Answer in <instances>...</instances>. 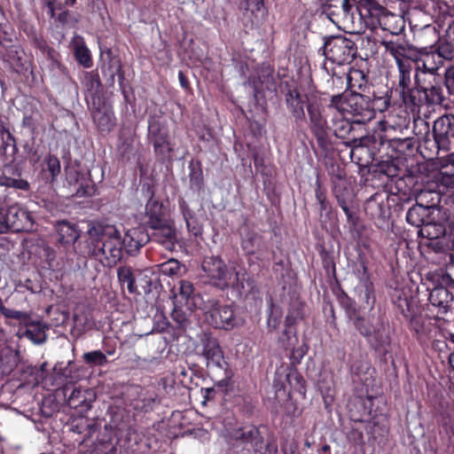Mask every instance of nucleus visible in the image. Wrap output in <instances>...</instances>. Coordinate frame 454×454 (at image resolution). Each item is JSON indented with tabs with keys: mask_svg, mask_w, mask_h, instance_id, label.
<instances>
[{
	"mask_svg": "<svg viewBox=\"0 0 454 454\" xmlns=\"http://www.w3.org/2000/svg\"><path fill=\"white\" fill-rule=\"evenodd\" d=\"M85 254L112 267L123 256L121 235L117 227L106 223H92L87 231Z\"/></svg>",
	"mask_w": 454,
	"mask_h": 454,
	"instance_id": "nucleus-1",
	"label": "nucleus"
},
{
	"mask_svg": "<svg viewBox=\"0 0 454 454\" xmlns=\"http://www.w3.org/2000/svg\"><path fill=\"white\" fill-rule=\"evenodd\" d=\"M202 270L213 281L214 285L221 289L228 287L244 288L241 278L244 274L236 266L228 269L220 256L206 257L202 262Z\"/></svg>",
	"mask_w": 454,
	"mask_h": 454,
	"instance_id": "nucleus-2",
	"label": "nucleus"
},
{
	"mask_svg": "<svg viewBox=\"0 0 454 454\" xmlns=\"http://www.w3.org/2000/svg\"><path fill=\"white\" fill-rule=\"evenodd\" d=\"M354 5L353 0H321L320 9L339 28L355 31L358 19Z\"/></svg>",
	"mask_w": 454,
	"mask_h": 454,
	"instance_id": "nucleus-3",
	"label": "nucleus"
},
{
	"mask_svg": "<svg viewBox=\"0 0 454 454\" xmlns=\"http://www.w3.org/2000/svg\"><path fill=\"white\" fill-rule=\"evenodd\" d=\"M417 90L413 93L411 107L428 105H442L445 100L442 88L435 74H415Z\"/></svg>",
	"mask_w": 454,
	"mask_h": 454,
	"instance_id": "nucleus-4",
	"label": "nucleus"
},
{
	"mask_svg": "<svg viewBox=\"0 0 454 454\" xmlns=\"http://www.w3.org/2000/svg\"><path fill=\"white\" fill-rule=\"evenodd\" d=\"M356 43L341 35L328 38L323 47L325 58L338 65L350 63L356 58Z\"/></svg>",
	"mask_w": 454,
	"mask_h": 454,
	"instance_id": "nucleus-5",
	"label": "nucleus"
},
{
	"mask_svg": "<svg viewBox=\"0 0 454 454\" xmlns=\"http://www.w3.org/2000/svg\"><path fill=\"white\" fill-rule=\"evenodd\" d=\"M356 13L358 29L364 24L369 27H375L380 24L381 17L387 12V9L376 0H353Z\"/></svg>",
	"mask_w": 454,
	"mask_h": 454,
	"instance_id": "nucleus-6",
	"label": "nucleus"
},
{
	"mask_svg": "<svg viewBox=\"0 0 454 454\" xmlns=\"http://www.w3.org/2000/svg\"><path fill=\"white\" fill-rule=\"evenodd\" d=\"M433 135L440 151L450 152L454 149V116L445 114L434 123Z\"/></svg>",
	"mask_w": 454,
	"mask_h": 454,
	"instance_id": "nucleus-7",
	"label": "nucleus"
},
{
	"mask_svg": "<svg viewBox=\"0 0 454 454\" xmlns=\"http://www.w3.org/2000/svg\"><path fill=\"white\" fill-rule=\"evenodd\" d=\"M431 308L429 310L438 319L447 320L446 317L453 315V295L444 286H436L431 290L428 297Z\"/></svg>",
	"mask_w": 454,
	"mask_h": 454,
	"instance_id": "nucleus-8",
	"label": "nucleus"
},
{
	"mask_svg": "<svg viewBox=\"0 0 454 454\" xmlns=\"http://www.w3.org/2000/svg\"><path fill=\"white\" fill-rule=\"evenodd\" d=\"M375 325L372 324L369 318L357 316L354 318L355 328L363 335L375 348L382 346L387 338L384 334V326L381 319Z\"/></svg>",
	"mask_w": 454,
	"mask_h": 454,
	"instance_id": "nucleus-9",
	"label": "nucleus"
},
{
	"mask_svg": "<svg viewBox=\"0 0 454 454\" xmlns=\"http://www.w3.org/2000/svg\"><path fill=\"white\" fill-rule=\"evenodd\" d=\"M434 207L435 201L434 198H432V204L424 205L417 202L406 214V220L410 224L416 227L425 225V227L420 230V232L423 236L427 237L430 239L437 238V235L433 236L430 232L429 229L433 226L428 222L430 210Z\"/></svg>",
	"mask_w": 454,
	"mask_h": 454,
	"instance_id": "nucleus-10",
	"label": "nucleus"
},
{
	"mask_svg": "<svg viewBox=\"0 0 454 454\" xmlns=\"http://www.w3.org/2000/svg\"><path fill=\"white\" fill-rule=\"evenodd\" d=\"M207 322L215 328H232L239 324L234 316L233 309L229 305H221L214 302L211 308L206 311Z\"/></svg>",
	"mask_w": 454,
	"mask_h": 454,
	"instance_id": "nucleus-11",
	"label": "nucleus"
},
{
	"mask_svg": "<svg viewBox=\"0 0 454 454\" xmlns=\"http://www.w3.org/2000/svg\"><path fill=\"white\" fill-rule=\"evenodd\" d=\"M233 440L241 444L250 445L254 454H265L270 443H265L263 436L255 427H247L235 430L231 434Z\"/></svg>",
	"mask_w": 454,
	"mask_h": 454,
	"instance_id": "nucleus-12",
	"label": "nucleus"
},
{
	"mask_svg": "<svg viewBox=\"0 0 454 454\" xmlns=\"http://www.w3.org/2000/svg\"><path fill=\"white\" fill-rule=\"evenodd\" d=\"M148 138L157 154L165 156L172 151L168 141V132L164 124L157 120L149 121Z\"/></svg>",
	"mask_w": 454,
	"mask_h": 454,
	"instance_id": "nucleus-13",
	"label": "nucleus"
},
{
	"mask_svg": "<svg viewBox=\"0 0 454 454\" xmlns=\"http://www.w3.org/2000/svg\"><path fill=\"white\" fill-rule=\"evenodd\" d=\"M241 247L246 254L255 255L259 260H264L268 254L269 246L263 236L254 230H247L241 240Z\"/></svg>",
	"mask_w": 454,
	"mask_h": 454,
	"instance_id": "nucleus-14",
	"label": "nucleus"
},
{
	"mask_svg": "<svg viewBox=\"0 0 454 454\" xmlns=\"http://www.w3.org/2000/svg\"><path fill=\"white\" fill-rule=\"evenodd\" d=\"M398 91L403 102L409 107H411L413 101V92L417 90V84L411 82V67L410 63H399L398 67Z\"/></svg>",
	"mask_w": 454,
	"mask_h": 454,
	"instance_id": "nucleus-15",
	"label": "nucleus"
},
{
	"mask_svg": "<svg viewBox=\"0 0 454 454\" xmlns=\"http://www.w3.org/2000/svg\"><path fill=\"white\" fill-rule=\"evenodd\" d=\"M200 353L206 358L207 364L221 366L223 358V351L217 340L209 333H203L200 337V344L197 346Z\"/></svg>",
	"mask_w": 454,
	"mask_h": 454,
	"instance_id": "nucleus-16",
	"label": "nucleus"
},
{
	"mask_svg": "<svg viewBox=\"0 0 454 454\" xmlns=\"http://www.w3.org/2000/svg\"><path fill=\"white\" fill-rule=\"evenodd\" d=\"M8 230L13 231H31L34 230V219L31 214L21 207L12 206L7 209Z\"/></svg>",
	"mask_w": 454,
	"mask_h": 454,
	"instance_id": "nucleus-17",
	"label": "nucleus"
},
{
	"mask_svg": "<svg viewBox=\"0 0 454 454\" xmlns=\"http://www.w3.org/2000/svg\"><path fill=\"white\" fill-rule=\"evenodd\" d=\"M307 108L311 131L316 137L318 145L325 149L329 145L326 121L323 118L317 106L309 105Z\"/></svg>",
	"mask_w": 454,
	"mask_h": 454,
	"instance_id": "nucleus-18",
	"label": "nucleus"
},
{
	"mask_svg": "<svg viewBox=\"0 0 454 454\" xmlns=\"http://www.w3.org/2000/svg\"><path fill=\"white\" fill-rule=\"evenodd\" d=\"M150 241L149 233L142 227L128 230L121 237L123 250L129 255H136L142 247Z\"/></svg>",
	"mask_w": 454,
	"mask_h": 454,
	"instance_id": "nucleus-19",
	"label": "nucleus"
},
{
	"mask_svg": "<svg viewBox=\"0 0 454 454\" xmlns=\"http://www.w3.org/2000/svg\"><path fill=\"white\" fill-rule=\"evenodd\" d=\"M150 240L162 245L166 249L172 250L176 241V232L172 223L168 220L149 228Z\"/></svg>",
	"mask_w": 454,
	"mask_h": 454,
	"instance_id": "nucleus-20",
	"label": "nucleus"
},
{
	"mask_svg": "<svg viewBox=\"0 0 454 454\" xmlns=\"http://www.w3.org/2000/svg\"><path fill=\"white\" fill-rule=\"evenodd\" d=\"M349 103L351 104L349 114L360 117L357 120L358 122L369 121L374 116V107L369 97L354 92Z\"/></svg>",
	"mask_w": 454,
	"mask_h": 454,
	"instance_id": "nucleus-21",
	"label": "nucleus"
},
{
	"mask_svg": "<svg viewBox=\"0 0 454 454\" xmlns=\"http://www.w3.org/2000/svg\"><path fill=\"white\" fill-rule=\"evenodd\" d=\"M61 391L69 407L74 409L81 408L82 410H89L90 408V402L86 397L88 391H82L80 387L71 384H66Z\"/></svg>",
	"mask_w": 454,
	"mask_h": 454,
	"instance_id": "nucleus-22",
	"label": "nucleus"
},
{
	"mask_svg": "<svg viewBox=\"0 0 454 454\" xmlns=\"http://www.w3.org/2000/svg\"><path fill=\"white\" fill-rule=\"evenodd\" d=\"M66 176L69 184L75 186V195L78 197L92 196L94 194V186L90 181L80 178L79 173L74 168H67Z\"/></svg>",
	"mask_w": 454,
	"mask_h": 454,
	"instance_id": "nucleus-23",
	"label": "nucleus"
},
{
	"mask_svg": "<svg viewBox=\"0 0 454 454\" xmlns=\"http://www.w3.org/2000/svg\"><path fill=\"white\" fill-rule=\"evenodd\" d=\"M436 51L443 59H454V20L449 23L444 35L440 39Z\"/></svg>",
	"mask_w": 454,
	"mask_h": 454,
	"instance_id": "nucleus-24",
	"label": "nucleus"
},
{
	"mask_svg": "<svg viewBox=\"0 0 454 454\" xmlns=\"http://www.w3.org/2000/svg\"><path fill=\"white\" fill-rule=\"evenodd\" d=\"M145 225L148 228L168 220L164 215L162 204L153 197L148 200L145 205Z\"/></svg>",
	"mask_w": 454,
	"mask_h": 454,
	"instance_id": "nucleus-25",
	"label": "nucleus"
},
{
	"mask_svg": "<svg viewBox=\"0 0 454 454\" xmlns=\"http://www.w3.org/2000/svg\"><path fill=\"white\" fill-rule=\"evenodd\" d=\"M92 118L98 129L102 132H110L115 126V119L112 109L103 106L95 109Z\"/></svg>",
	"mask_w": 454,
	"mask_h": 454,
	"instance_id": "nucleus-26",
	"label": "nucleus"
},
{
	"mask_svg": "<svg viewBox=\"0 0 454 454\" xmlns=\"http://www.w3.org/2000/svg\"><path fill=\"white\" fill-rule=\"evenodd\" d=\"M56 231L59 242L63 245H73L80 237L74 225L67 221L59 222L56 224Z\"/></svg>",
	"mask_w": 454,
	"mask_h": 454,
	"instance_id": "nucleus-27",
	"label": "nucleus"
},
{
	"mask_svg": "<svg viewBox=\"0 0 454 454\" xmlns=\"http://www.w3.org/2000/svg\"><path fill=\"white\" fill-rule=\"evenodd\" d=\"M355 292L357 294L359 301L362 302L364 309H372L375 302V296L373 294L372 283L368 279H363L355 287Z\"/></svg>",
	"mask_w": 454,
	"mask_h": 454,
	"instance_id": "nucleus-28",
	"label": "nucleus"
},
{
	"mask_svg": "<svg viewBox=\"0 0 454 454\" xmlns=\"http://www.w3.org/2000/svg\"><path fill=\"white\" fill-rule=\"evenodd\" d=\"M301 317V315L298 311L295 314L292 311H289L286 317L287 327L285 329L281 337L279 338L280 342L283 344L286 349L293 348L298 342L296 333L290 327V325L294 324L295 320Z\"/></svg>",
	"mask_w": 454,
	"mask_h": 454,
	"instance_id": "nucleus-29",
	"label": "nucleus"
},
{
	"mask_svg": "<svg viewBox=\"0 0 454 454\" xmlns=\"http://www.w3.org/2000/svg\"><path fill=\"white\" fill-rule=\"evenodd\" d=\"M286 102L296 120L305 118L304 100L297 90H290L286 94Z\"/></svg>",
	"mask_w": 454,
	"mask_h": 454,
	"instance_id": "nucleus-30",
	"label": "nucleus"
},
{
	"mask_svg": "<svg viewBox=\"0 0 454 454\" xmlns=\"http://www.w3.org/2000/svg\"><path fill=\"white\" fill-rule=\"evenodd\" d=\"M27 326L25 335L35 344H42L46 340V326L40 322H29L26 324Z\"/></svg>",
	"mask_w": 454,
	"mask_h": 454,
	"instance_id": "nucleus-31",
	"label": "nucleus"
},
{
	"mask_svg": "<svg viewBox=\"0 0 454 454\" xmlns=\"http://www.w3.org/2000/svg\"><path fill=\"white\" fill-rule=\"evenodd\" d=\"M351 96H354V92L345 91L341 94L334 95L331 98L329 108H334L341 114H349L351 104Z\"/></svg>",
	"mask_w": 454,
	"mask_h": 454,
	"instance_id": "nucleus-32",
	"label": "nucleus"
},
{
	"mask_svg": "<svg viewBox=\"0 0 454 454\" xmlns=\"http://www.w3.org/2000/svg\"><path fill=\"white\" fill-rule=\"evenodd\" d=\"M117 278L121 284H127L128 291L130 294H141L136 284L135 276L129 266H121L117 270Z\"/></svg>",
	"mask_w": 454,
	"mask_h": 454,
	"instance_id": "nucleus-33",
	"label": "nucleus"
},
{
	"mask_svg": "<svg viewBox=\"0 0 454 454\" xmlns=\"http://www.w3.org/2000/svg\"><path fill=\"white\" fill-rule=\"evenodd\" d=\"M397 307L406 319L419 311L417 300L412 297H399Z\"/></svg>",
	"mask_w": 454,
	"mask_h": 454,
	"instance_id": "nucleus-34",
	"label": "nucleus"
},
{
	"mask_svg": "<svg viewBox=\"0 0 454 454\" xmlns=\"http://www.w3.org/2000/svg\"><path fill=\"white\" fill-rule=\"evenodd\" d=\"M244 9L250 12L256 21L263 20L267 15L262 0H246Z\"/></svg>",
	"mask_w": 454,
	"mask_h": 454,
	"instance_id": "nucleus-35",
	"label": "nucleus"
},
{
	"mask_svg": "<svg viewBox=\"0 0 454 454\" xmlns=\"http://www.w3.org/2000/svg\"><path fill=\"white\" fill-rule=\"evenodd\" d=\"M333 135L340 139H346L353 130V124L347 119L335 120L333 123Z\"/></svg>",
	"mask_w": 454,
	"mask_h": 454,
	"instance_id": "nucleus-36",
	"label": "nucleus"
},
{
	"mask_svg": "<svg viewBox=\"0 0 454 454\" xmlns=\"http://www.w3.org/2000/svg\"><path fill=\"white\" fill-rule=\"evenodd\" d=\"M82 359L90 366H104L108 363L106 354L100 350L86 352L82 355Z\"/></svg>",
	"mask_w": 454,
	"mask_h": 454,
	"instance_id": "nucleus-37",
	"label": "nucleus"
},
{
	"mask_svg": "<svg viewBox=\"0 0 454 454\" xmlns=\"http://www.w3.org/2000/svg\"><path fill=\"white\" fill-rule=\"evenodd\" d=\"M384 45L387 51L395 59L397 67H399V63H408L407 61H403L402 59V57L404 56L406 51V48L403 45L392 41L386 42Z\"/></svg>",
	"mask_w": 454,
	"mask_h": 454,
	"instance_id": "nucleus-38",
	"label": "nucleus"
},
{
	"mask_svg": "<svg viewBox=\"0 0 454 454\" xmlns=\"http://www.w3.org/2000/svg\"><path fill=\"white\" fill-rule=\"evenodd\" d=\"M433 57L426 55L424 59L416 61V74H435L437 75L438 67L436 65L427 66V62Z\"/></svg>",
	"mask_w": 454,
	"mask_h": 454,
	"instance_id": "nucleus-39",
	"label": "nucleus"
},
{
	"mask_svg": "<svg viewBox=\"0 0 454 454\" xmlns=\"http://www.w3.org/2000/svg\"><path fill=\"white\" fill-rule=\"evenodd\" d=\"M118 155L124 160L128 161L135 156L136 150L132 145V142L129 139H124L118 145Z\"/></svg>",
	"mask_w": 454,
	"mask_h": 454,
	"instance_id": "nucleus-40",
	"label": "nucleus"
},
{
	"mask_svg": "<svg viewBox=\"0 0 454 454\" xmlns=\"http://www.w3.org/2000/svg\"><path fill=\"white\" fill-rule=\"evenodd\" d=\"M315 196L320 206V212L328 213L330 212V204L326 200L325 189L322 187L319 180L317 179L316 182V189H315Z\"/></svg>",
	"mask_w": 454,
	"mask_h": 454,
	"instance_id": "nucleus-41",
	"label": "nucleus"
},
{
	"mask_svg": "<svg viewBox=\"0 0 454 454\" xmlns=\"http://www.w3.org/2000/svg\"><path fill=\"white\" fill-rule=\"evenodd\" d=\"M364 79L365 75L362 71L353 69L348 75V84L350 88L357 87L358 89H361L364 85Z\"/></svg>",
	"mask_w": 454,
	"mask_h": 454,
	"instance_id": "nucleus-42",
	"label": "nucleus"
},
{
	"mask_svg": "<svg viewBox=\"0 0 454 454\" xmlns=\"http://www.w3.org/2000/svg\"><path fill=\"white\" fill-rule=\"evenodd\" d=\"M160 271L168 276L176 275L180 270V263L177 260L169 259L160 264Z\"/></svg>",
	"mask_w": 454,
	"mask_h": 454,
	"instance_id": "nucleus-43",
	"label": "nucleus"
},
{
	"mask_svg": "<svg viewBox=\"0 0 454 454\" xmlns=\"http://www.w3.org/2000/svg\"><path fill=\"white\" fill-rule=\"evenodd\" d=\"M407 320H409L411 328L416 333L420 334L425 332V321L419 311L414 314L413 317H408Z\"/></svg>",
	"mask_w": 454,
	"mask_h": 454,
	"instance_id": "nucleus-44",
	"label": "nucleus"
},
{
	"mask_svg": "<svg viewBox=\"0 0 454 454\" xmlns=\"http://www.w3.org/2000/svg\"><path fill=\"white\" fill-rule=\"evenodd\" d=\"M185 223L187 230L194 237H201L203 233V226L194 216L188 217V219L185 220Z\"/></svg>",
	"mask_w": 454,
	"mask_h": 454,
	"instance_id": "nucleus-45",
	"label": "nucleus"
},
{
	"mask_svg": "<svg viewBox=\"0 0 454 454\" xmlns=\"http://www.w3.org/2000/svg\"><path fill=\"white\" fill-rule=\"evenodd\" d=\"M75 57L85 67H90L92 64L90 51L86 47H77L75 50Z\"/></svg>",
	"mask_w": 454,
	"mask_h": 454,
	"instance_id": "nucleus-46",
	"label": "nucleus"
},
{
	"mask_svg": "<svg viewBox=\"0 0 454 454\" xmlns=\"http://www.w3.org/2000/svg\"><path fill=\"white\" fill-rule=\"evenodd\" d=\"M280 322V313L274 307L272 300H270V311L267 321L268 328L270 331L276 330Z\"/></svg>",
	"mask_w": 454,
	"mask_h": 454,
	"instance_id": "nucleus-47",
	"label": "nucleus"
},
{
	"mask_svg": "<svg viewBox=\"0 0 454 454\" xmlns=\"http://www.w3.org/2000/svg\"><path fill=\"white\" fill-rule=\"evenodd\" d=\"M47 169L54 179L60 173V162L54 155H49L46 158Z\"/></svg>",
	"mask_w": 454,
	"mask_h": 454,
	"instance_id": "nucleus-48",
	"label": "nucleus"
},
{
	"mask_svg": "<svg viewBox=\"0 0 454 454\" xmlns=\"http://www.w3.org/2000/svg\"><path fill=\"white\" fill-rule=\"evenodd\" d=\"M432 198H434L436 206L440 201V195L432 191H421L417 197V202L422 204L425 202L427 205L432 204Z\"/></svg>",
	"mask_w": 454,
	"mask_h": 454,
	"instance_id": "nucleus-49",
	"label": "nucleus"
},
{
	"mask_svg": "<svg viewBox=\"0 0 454 454\" xmlns=\"http://www.w3.org/2000/svg\"><path fill=\"white\" fill-rule=\"evenodd\" d=\"M4 316L6 318L16 319L25 324H27V321H30L29 315L25 311L7 309L4 313Z\"/></svg>",
	"mask_w": 454,
	"mask_h": 454,
	"instance_id": "nucleus-50",
	"label": "nucleus"
},
{
	"mask_svg": "<svg viewBox=\"0 0 454 454\" xmlns=\"http://www.w3.org/2000/svg\"><path fill=\"white\" fill-rule=\"evenodd\" d=\"M444 85L450 95H454V66L449 67L444 74Z\"/></svg>",
	"mask_w": 454,
	"mask_h": 454,
	"instance_id": "nucleus-51",
	"label": "nucleus"
},
{
	"mask_svg": "<svg viewBox=\"0 0 454 454\" xmlns=\"http://www.w3.org/2000/svg\"><path fill=\"white\" fill-rule=\"evenodd\" d=\"M8 140L13 141L12 134L4 128V126L0 125V153H5L6 146L8 145Z\"/></svg>",
	"mask_w": 454,
	"mask_h": 454,
	"instance_id": "nucleus-52",
	"label": "nucleus"
},
{
	"mask_svg": "<svg viewBox=\"0 0 454 454\" xmlns=\"http://www.w3.org/2000/svg\"><path fill=\"white\" fill-rule=\"evenodd\" d=\"M100 82L98 75L87 74L84 77V86L88 91H94L99 87Z\"/></svg>",
	"mask_w": 454,
	"mask_h": 454,
	"instance_id": "nucleus-53",
	"label": "nucleus"
},
{
	"mask_svg": "<svg viewBox=\"0 0 454 454\" xmlns=\"http://www.w3.org/2000/svg\"><path fill=\"white\" fill-rule=\"evenodd\" d=\"M193 285L187 280H181L179 282V294L185 299H189L193 294Z\"/></svg>",
	"mask_w": 454,
	"mask_h": 454,
	"instance_id": "nucleus-54",
	"label": "nucleus"
},
{
	"mask_svg": "<svg viewBox=\"0 0 454 454\" xmlns=\"http://www.w3.org/2000/svg\"><path fill=\"white\" fill-rule=\"evenodd\" d=\"M336 199H337L339 206L342 208L343 212L347 215L348 220L352 221L353 215L348 206L347 200L342 195H340V194H336Z\"/></svg>",
	"mask_w": 454,
	"mask_h": 454,
	"instance_id": "nucleus-55",
	"label": "nucleus"
},
{
	"mask_svg": "<svg viewBox=\"0 0 454 454\" xmlns=\"http://www.w3.org/2000/svg\"><path fill=\"white\" fill-rule=\"evenodd\" d=\"M290 349L292 350V354H291L292 359L297 363H299L301 361V359L305 356V354L307 352V348L304 347H300L296 349L294 347L293 348H290Z\"/></svg>",
	"mask_w": 454,
	"mask_h": 454,
	"instance_id": "nucleus-56",
	"label": "nucleus"
},
{
	"mask_svg": "<svg viewBox=\"0 0 454 454\" xmlns=\"http://www.w3.org/2000/svg\"><path fill=\"white\" fill-rule=\"evenodd\" d=\"M171 317L179 325H182L183 323H184L185 319H186L185 314L181 309H178L176 308H175L173 309V311L171 313Z\"/></svg>",
	"mask_w": 454,
	"mask_h": 454,
	"instance_id": "nucleus-57",
	"label": "nucleus"
},
{
	"mask_svg": "<svg viewBox=\"0 0 454 454\" xmlns=\"http://www.w3.org/2000/svg\"><path fill=\"white\" fill-rule=\"evenodd\" d=\"M9 186H13L15 188L20 189V190H27L28 189V183L23 179H12L9 184Z\"/></svg>",
	"mask_w": 454,
	"mask_h": 454,
	"instance_id": "nucleus-58",
	"label": "nucleus"
},
{
	"mask_svg": "<svg viewBox=\"0 0 454 454\" xmlns=\"http://www.w3.org/2000/svg\"><path fill=\"white\" fill-rule=\"evenodd\" d=\"M179 205L184 220L188 219V217L193 216L187 203L184 200H179Z\"/></svg>",
	"mask_w": 454,
	"mask_h": 454,
	"instance_id": "nucleus-59",
	"label": "nucleus"
},
{
	"mask_svg": "<svg viewBox=\"0 0 454 454\" xmlns=\"http://www.w3.org/2000/svg\"><path fill=\"white\" fill-rule=\"evenodd\" d=\"M366 139L367 138L365 137L360 138H353L350 142H347L346 145L349 147L358 148L364 145Z\"/></svg>",
	"mask_w": 454,
	"mask_h": 454,
	"instance_id": "nucleus-60",
	"label": "nucleus"
},
{
	"mask_svg": "<svg viewBox=\"0 0 454 454\" xmlns=\"http://www.w3.org/2000/svg\"><path fill=\"white\" fill-rule=\"evenodd\" d=\"M141 281L144 282L145 285L142 286V289L144 294H149L151 293V279L148 277H145L141 279Z\"/></svg>",
	"mask_w": 454,
	"mask_h": 454,
	"instance_id": "nucleus-61",
	"label": "nucleus"
},
{
	"mask_svg": "<svg viewBox=\"0 0 454 454\" xmlns=\"http://www.w3.org/2000/svg\"><path fill=\"white\" fill-rule=\"evenodd\" d=\"M442 183L446 186H454V176H443Z\"/></svg>",
	"mask_w": 454,
	"mask_h": 454,
	"instance_id": "nucleus-62",
	"label": "nucleus"
},
{
	"mask_svg": "<svg viewBox=\"0 0 454 454\" xmlns=\"http://www.w3.org/2000/svg\"><path fill=\"white\" fill-rule=\"evenodd\" d=\"M58 20H59V21H60L63 24L68 23L69 22V13H68V12H62L59 15Z\"/></svg>",
	"mask_w": 454,
	"mask_h": 454,
	"instance_id": "nucleus-63",
	"label": "nucleus"
},
{
	"mask_svg": "<svg viewBox=\"0 0 454 454\" xmlns=\"http://www.w3.org/2000/svg\"><path fill=\"white\" fill-rule=\"evenodd\" d=\"M178 78H179V82L181 83V86L183 88L186 89L188 87V81L186 80V78H185V76H184V73L182 71H180L178 73Z\"/></svg>",
	"mask_w": 454,
	"mask_h": 454,
	"instance_id": "nucleus-64",
	"label": "nucleus"
}]
</instances>
